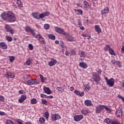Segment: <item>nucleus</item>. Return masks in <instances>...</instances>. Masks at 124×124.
<instances>
[{"label":"nucleus","instance_id":"4","mask_svg":"<svg viewBox=\"0 0 124 124\" xmlns=\"http://www.w3.org/2000/svg\"><path fill=\"white\" fill-rule=\"evenodd\" d=\"M93 80H92L93 82H95L96 85H98L99 84V82L100 81V77L96 74V73H93Z\"/></svg>","mask_w":124,"mask_h":124},{"label":"nucleus","instance_id":"26","mask_svg":"<svg viewBox=\"0 0 124 124\" xmlns=\"http://www.w3.org/2000/svg\"><path fill=\"white\" fill-rule=\"evenodd\" d=\"M103 109H106L108 113H109V114L111 113V108H109L108 106L103 105Z\"/></svg>","mask_w":124,"mask_h":124},{"label":"nucleus","instance_id":"10","mask_svg":"<svg viewBox=\"0 0 124 124\" xmlns=\"http://www.w3.org/2000/svg\"><path fill=\"white\" fill-rule=\"evenodd\" d=\"M5 77L7 78V79H9V78H12L13 79V78L15 77V75L12 73H7L5 75Z\"/></svg>","mask_w":124,"mask_h":124},{"label":"nucleus","instance_id":"40","mask_svg":"<svg viewBox=\"0 0 124 124\" xmlns=\"http://www.w3.org/2000/svg\"><path fill=\"white\" fill-rule=\"evenodd\" d=\"M82 36H83V37H87V39H90V38L91 37V35H90L89 34H82Z\"/></svg>","mask_w":124,"mask_h":124},{"label":"nucleus","instance_id":"8","mask_svg":"<svg viewBox=\"0 0 124 124\" xmlns=\"http://www.w3.org/2000/svg\"><path fill=\"white\" fill-rule=\"evenodd\" d=\"M84 118L83 115H78L74 117V121L75 122H80Z\"/></svg>","mask_w":124,"mask_h":124},{"label":"nucleus","instance_id":"34","mask_svg":"<svg viewBox=\"0 0 124 124\" xmlns=\"http://www.w3.org/2000/svg\"><path fill=\"white\" fill-rule=\"evenodd\" d=\"M31 104H36V103H37V100H36V99L33 98V99H31Z\"/></svg>","mask_w":124,"mask_h":124},{"label":"nucleus","instance_id":"62","mask_svg":"<svg viewBox=\"0 0 124 124\" xmlns=\"http://www.w3.org/2000/svg\"><path fill=\"white\" fill-rule=\"evenodd\" d=\"M79 28H80V30H81V31H84V30H85V28L84 27L79 26Z\"/></svg>","mask_w":124,"mask_h":124},{"label":"nucleus","instance_id":"33","mask_svg":"<svg viewBox=\"0 0 124 124\" xmlns=\"http://www.w3.org/2000/svg\"><path fill=\"white\" fill-rule=\"evenodd\" d=\"M81 113L83 115H87V114H88L89 113V110L86 109H82L81 110Z\"/></svg>","mask_w":124,"mask_h":124},{"label":"nucleus","instance_id":"38","mask_svg":"<svg viewBox=\"0 0 124 124\" xmlns=\"http://www.w3.org/2000/svg\"><path fill=\"white\" fill-rule=\"evenodd\" d=\"M77 12H78V15H82L83 14V11L80 9L77 10Z\"/></svg>","mask_w":124,"mask_h":124},{"label":"nucleus","instance_id":"15","mask_svg":"<svg viewBox=\"0 0 124 124\" xmlns=\"http://www.w3.org/2000/svg\"><path fill=\"white\" fill-rule=\"evenodd\" d=\"M43 90L45 91V93L47 94H51V93H52V91L51 90H50L48 87L46 86H45L43 88Z\"/></svg>","mask_w":124,"mask_h":124},{"label":"nucleus","instance_id":"2","mask_svg":"<svg viewBox=\"0 0 124 124\" xmlns=\"http://www.w3.org/2000/svg\"><path fill=\"white\" fill-rule=\"evenodd\" d=\"M26 84L29 86L38 85V84H39V81L36 79H30L27 81Z\"/></svg>","mask_w":124,"mask_h":124},{"label":"nucleus","instance_id":"32","mask_svg":"<svg viewBox=\"0 0 124 124\" xmlns=\"http://www.w3.org/2000/svg\"><path fill=\"white\" fill-rule=\"evenodd\" d=\"M109 53L111 55V56H116V54H115V52L114 51V50L113 49L110 48L109 50Z\"/></svg>","mask_w":124,"mask_h":124},{"label":"nucleus","instance_id":"49","mask_svg":"<svg viewBox=\"0 0 124 124\" xmlns=\"http://www.w3.org/2000/svg\"><path fill=\"white\" fill-rule=\"evenodd\" d=\"M29 48L30 50H33V46H32V45L30 44L29 45Z\"/></svg>","mask_w":124,"mask_h":124},{"label":"nucleus","instance_id":"45","mask_svg":"<svg viewBox=\"0 0 124 124\" xmlns=\"http://www.w3.org/2000/svg\"><path fill=\"white\" fill-rule=\"evenodd\" d=\"M35 37L38 40H39L42 37V36L40 34H37L36 35Z\"/></svg>","mask_w":124,"mask_h":124},{"label":"nucleus","instance_id":"56","mask_svg":"<svg viewBox=\"0 0 124 124\" xmlns=\"http://www.w3.org/2000/svg\"><path fill=\"white\" fill-rule=\"evenodd\" d=\"M0 101H4V97L2 95H0Z\"/></svg>","mask_w":124,"mask_h":124},{"label":"nucleus","instance_id":"39","mask_svg":"<svg viewBox=\"0 0 124 124\" xmlns=\"http://www.w3.org/2000/svg\"><path fill=\"white\" fill-rule=\"evenodd\" d=\"M6 38L7 41H8L9 42H11L12 41V37L9 36H6Z\"/></svg>","mask_w":124,"mask_h":124},{"label":"nucleus","instance_id":"18","mask_svg":"<svg viewBox=\"0 0 124 124\" xmlns=\"http://www.w3.org/2000/svg\"><path fill=\"white\" fill-rule=\"evenodd\" d=\"M27 99V96L25 95H22L18 100V102L19 103H22V102H24L25 101V100Z\"/></svg>","mask_w":124,"mask_h":124},{"label":"nucleus","instance_id":"14","mask_svg":"<svg viewBox=\"0 0 124 124\" xmlns=\"http://www.w3.org/2000/svg\"><path fill=\"white\" fill-rule=\"evenodd\" d=\"M59 119H61V116L59 114H53L51 116L52 121H57Z\"/></svg>","mask_w":124,"mask_h":124},{"label":"nucleus","instance_id":"64","mask_svg":"<svg viewBox=\"0 0 124 124\" xmlns=\"http://www.w3.org/2000/svg\"><path fill=\"white\" fill-rule=\"evenodd\" d=\"M46 80H47V78H43L41 82H43V81H46Z\"/></svg>","mask_w":124,"mask_h":124},{"label":"nucleus","instance_id":"11","mask_svg":"<svg viewBox=\"0 0 124 124\" xmlns=\"http://www.w3.org/2000/svg\"><path fill=\"white\" fill-rule=\"evenodd\" d=\"M66 38L69 42H72L74 40V37L68 33L66 34Z\"/></svg>","mask_w":124,"mask_h":124},{"label":"nucleus","instance_id":"9","mask_svg":"<svg viewBox=\"0 0 124 124\" xmlns=\"http://www.w3.org/2000/svg\"><path fill=\"white\" fill-rule=\"evenodd\" d=\"M0 17L4 21H7L8 18V12L7 13L4 12L2 13Z\"/></svg>","mask_w":124,"mask_h":124},{"label":"nucleus","instance_id":"6","mask_svg":"<svg viewBox=\"0 0 124 124\" xmlns=\"http://www.w3.org/2000/svg\"><path fill=\"white\" fill-rule=\"evenodd\" d=\"M5 30L7 32H10L11 34H14V30L10 27L9 25H5Z\"/></svg>","mask_w":124,"mask_h":124},{"label":"nucleus","instance_id":"28","mask_svg":"<svg viewBox=\"0 0 124 124\" xmlns=\"http://www.w3.org/2000/svg\"><path fill=\"white\" fill-rule=\"evenodd\" d=\"M39 123L40 124H45V119L43 117H41L39 119Z\"/></svg>","mask_w":124,"mask_h":124},{"label":"nucleus","instance_id":"7","mask_svg":"<svg viewBox=\"0 0 124 124\" xmlns=\"http://www.w3.org/2000/svg\"><path fill=\"white\" fill-rule=\"evenodd\" d=\"M102 109H103V105H99L96 107L95 112L97 114H99V113H101Z\"/></svg>","mask_w":124,"mask_h":124},{"label":"nucleus","instance_id":"21","mask_svg":"<svg viewBox=\"0 0 124 124\" xmlns=\"http://www.w3.org/2000/svg\"><path fill=\"white\" fill-rule=\"evenodd\" d=\"M95 31L99 34L100 32H101V28H100V26L99 25H95Z\"/></svg>","mask_w":124,"mask_h":124},{"label":"nucleus","instance_id":"13","mask_svg":"<svg viewBox=\"0 0 124 124\" xmlns=\"http://www.w3.org/2000/svg\"><path fill=\"white\" fill-rule=\"evenodd\" d=\"M123 116V109L122 108H119L116 111V116L119 118L122 117Z\"/></svg>","mask_w":124,"mask_h":124},{"label":"nucleus","instance_id":"52","mask_svg":"<svg viewBox=\"0 0 124 124\" xmlns=\"http://www.w3.org/2000/svg\"><path fill=\"white\" fill-rule=\"evenodd\" d=\"M30 32L31 33L33 36H34V35H35V32H34V30L32 29L30 31Z\"/></svg>","mask_w":124,"mask_h":124},{"label":"nucleus","instance_id":"59","mask_svg":"<svg viewBox=\"0 0 124 124\" xmlns=\"http://www.w3.org/2000/svg\"><path fill=\"white\" fill-rule=\"evenodd\" d=\"M122 51L123 52V53H124V43H123Z\"/></svg>","mask_w":124,"mask_h":124},{"label":"nucleus","instance_id":"19","mask_svg":"<svg viewBox=\"0 0 124 124\" xmlns=\"http://www.w3.org/2000/svg\"><path fill=\"white\" fill-rule=\"evenodd\" d=\"M107 13H109V8L108 7H105L104 10L101 11V14L102 15L107 14Z\"/></svg>","mask_w":124,"mask_h":124},{"label":"nucleus","instance_id":"20","mask_svg":"<svg viewBox=\"0 0 124 124\" xmlns=\"http://www.w3.org/2000/svg\"><path fill=\"white\" fill-rule=\"evenodd\" d=\"M0 47L4 50H6V49H7V45H6L4 42L0 43Z\"/></svg>","mask_w":124,"mask_h":124},{"label":"nucleus","instance_id":"46","mask_svg":"<svg viewBox=\"0 0 124 124\" xmlns=\"http://www.w3.org/2000/svg\"><path fill=\"white\" fill-rule=\"evenodd\" d=\"M116 64L119 66V67H122V62L119 61H116Z\"/></svg>","mask_w":124,"mask_h":124},{"label":"nucleus","instance_id":"53","mask_svg":"<svg viewBox=\"0 0 124 124\" xmlns=\"http://www.w3.org/2000/svg\"><path fill=\"white\" fill-rule=\"evenodd\" d=\"M45 116H46V119H48V118H49V112H46L45 113Z\"/></svg>","mask_w":124,"mask_h":124},{"label":"nucleus","instance_id":"12","mask_svg":"<svg viewBox=\"0 0 124 124\" xmlns=\"http://www.w3.org/2000/svg\"><path fill=\"white\" fill-rule=\"evenodd\" d=\"M49 15H50V13L49 12H45V13L40 14L39 16V18H40V19L44 18V17H46V16H49Z\"/></svg>","mask_w":124,"mask_h":124},{"label":"nucleus","instance_id":"17","mask_svg":"<svg viewBox=\"0 0 124 124\" xmlns=\"http://www.w3.org/2000/svg\"><path fill=\"white\" fill-rule=\"evenodd\" d=\"M31 15L34 19H36L37 20H39L40 19V18H39V15L37 12L32 13Z\"/></svg>","mask_w":124,"mask_h":124},{"label":"nucleus","instance_id":"30","mask_svg":"<svg viewBox=\"0 0 124 124\" xmlns=\"http://www.w3.org/2000/svg\"><path fill=\"white\" fill-rule=\"evenodd\" d=\"M25 30L27 32H29V31H31L32 29L29 26L27 25L25 27Z\"/></svg>","mask_w":124,"mask_h":124},{"label":"nucleus","instance_id":"43","mask_svg":"<svg viewBox=\"0 0 124 124\" xmlns=\"http://www.w3.org/2000/svg\"><path fill=\"white\" fill-rule=\"evenodd\" d=\"M49 28H50V25L49 24H45L44 25V28L45 30H49Z\"/></svg>","mask_w":124,"mask_h":124},{"label":"nucleus","instance_id":"51","mask_svg":"<svg viewBox=\"0 0 124 124\" xmlns=\"http://www.w3.org/2000/svg\"><path fill=\"white\" fill-rule=\"evenodd\" d=\"M42 103L43 104H47V100H46L44 99H42Z\"/></svg>","mask_w":124,"mask_h":124},{"label":"nucleus","instance_id":"36","mask_svg":"<svg viewBox=\"0 0 124 124\" xmlns=\"http://www.w3.org/2000/svg\"><path fill=\"white\" fill-rule=\"evenodd\" d=\"M40 42H41L42 44H45L46 43V42L45 41V40H44V38L43 37H42L39 40Z\"/></svg>","mask_w":124,"mask_h":124},{"label":"nucleus","instance_id":"37","mask_svg":"<svg viewBox=\"0 0 124 124\" xmlns=\"http://www.w3.org/2000/svg\"><path fill=\"white\" fill-rule=\"evenodd\" d=\"M70 55L71 56H74V55H76V51H75V50L72 49L71 50Z\"/></svg>","mask_w":124,"mask_h":124},{"label":"nucleus","instance_id":"16","mask_svg":"<svg viewBox=\"0 0 124 124\" xmlns=\"http://www.w3.org/2000/svg\"><path fill=\"white\" fill-rule=\"evenodd\" d=\"M56 63H57V60L52 59L50 62H48V65H49V66H53Z\"/></svg>","mask_w":124,"mask_h":124},{"label":"nucleus","instance_id":"54","mask_svg":"<svg viewBox=\"0 0 124 124\" xmlns=\"http://www.w3.org/2000/svg\"><path fill=\"white\" fill-rule=\"evenodd\" d=\"M16 3L17 4H18V5H21L22 2L21 1V0H17Z\"/></svg>","mask_w":124,"mask_h":124},{"label":"nucleus","instance_id":"41","mask_svg":"<svg viewBox=\"0 0 124 124\" xmlns=\"http://www.w3.org/2000/svg\"><path fill=\"white\" fill-rule=\"evenodd\" d=\"M80 57H81V58H85V57H86V53H85V51H82L81 52Z\"/></svg>","mask_w":124,"mask_h":124},{"label":"nucleus","instance_id":"42","mask_svg":"<svg viewBox=\"0 0 124 124\" xmlns=\"http://www.w3.org/2000/svg\"><path fill=\"white\" fill-rule=\"evenodd\" d=\"M56 90L58 91V92H62V91H63V89H62V87H58L56 88Z\"/></svg>","mask_w":124,"mask_h":124},{"label":"nucleus","instance_id":"29","mask_svg":"<svg viewBox=\"0 0 124 124\" xmlns=\"http://www.w3.org/2000/svg\"><path fill=\"white\" fill-rule=\"evenodd\" d=\"M48 37L50 39H52V40H55L56 39V36H55V35L53 34H48Z\"/></svg>","mask_w":124,"mask_h":124},{"label":"nucleus","instance_id":"55","mask_svg":"<svg viewBox=\"0 0 124 124\" xmlns=\"http://www.w3.org/2000/svg\"><path fill=\"white\" fill-rule=\"evenodd\" d=\"M25 92H24V90H19V93H20V94H24L25 93Z\"/></svg>","mask_w":124,"mask_h":124},{"label":"nucleus","instance_id":"3","mask_svg":"<svg viewBox=\"0 0 124 124\" xmlns=\"http://www.w3.org/2000/svg\"><path fill=\"white\" fill-rule=\"evenodd\" d=\"M105 80L107 81V84L109 86V87H113L115 84V80L114 78H111L110 79H108V78L106 77Z\"/></svg>","mask_w":124,"mask_h":124},{"label":"nucleus","instance_id":"31","mask_svg":"<svg viewBox=\"0 0 124 124\" xmlns=\"http://www.w3.org/2000/svg\"><path fill=\"white\" fill-rule=\"evenodd\" d=\"M111 47L110 45H106L105 47H104V50L105 51H109Z\"/></svg>","mask_w":124,"mask_h":124},{"label":"nucleus","instance_id":"1","mask_svg":"<svg viewBox=\"0 0 124 124\" xmlns=\"http://www.w3.org/2000/svg\"><path fill=\"white\" fill-rule=\"evenodd\" d=\"M8 19L7 21L10 23H14L16 21V17L13 13L9 11L8 14Z\"/></svg>","mask_w":124,"mask_h":124},{"label":"nucleus","instance_id":"44","mask_svg":"<svg viewBox=\"0 0 124 124\" xmlns=\"http://www.w3.org/2000/svg\"><path fill=\"white\" fill-rule=\"evenodd\" d=\"M15 60V57L14 56H11L10 57V62H13V61Z\"/></svg>","mask_w":124,"mask_h":124},{"label":"nucleus","instance_id":"57","mask_svg":"<svg viewBox=\"0 0 124 124\" xmlns=\"http://www.w3.org/2000/svg\"><path fill=\"white\" fill-rule=\"evenodd\" d=\"M120 124V123L118 122H116V121H112V122H111V124Z\"/></svg>","mask_w":124,"mask_h":124},{"label":"nucleus","instance_id":"27","mask_svg":"<svg viewBox=\"0 0 124 124\" xmlns=\"http://www.w3.org/2000/svg\"><path fill=\"white\" fill-rule=\"evenodd\" d=\"M104 122H105V123H106V124H112V122H113V120H110V119H109V118H106L104 120Z\"/></svg>","mask_w":124,"mask_h":124},{"label":"nucleus","instance_id":"60","mask_svg":"<svg viewBox=\"0 0 124 124\" xmlns=\"http://www.w3.org/2000/svg\"><path fill=\"white\" fill-rule=\"evenodd\" d=\"M54 97L53 95H50V96H46V98H53Z\"/></svg>","mask_w":124,"mask_h":124},{"label":"nucleus","instance_id":"22","mask_svg":"<svg viewBox=\"0 0 124 124\" xmlns=\"http://www.w3.org/2000/svg\"><path fill=\"white\" fill-rule=\"evenodd\" d=\"M74 93L76 94H77V95H79V96H83L84 94V92H82L80 93V91L76 90L74 91Z\"/></svg>","mask_w":124,"mask_h":124},{"label":"nucleus","instance_id":"24","mask_svg":"<svg viewBox=\"0 0 124 124\" xmlns=\"http://www.w3.org/2000/svg\"><path fill=\"white\" fill-rule=\"evenodd\" d=\"M84 6L83 7L84 9H89V7H90V5H89V3L86 1H83Z\"/></svg>","mask_w":124,"mask_h":124},{"label":"nucleus","instance_id":"35","mask_svg":"<svg viewBox=\"0 0 124 124\" xmlns=\"http://www.w3.org/2000/svg\"><path fill=\"white\" fill-rule=\"evenodd\" d=\"M84 90L86 92H89V91L91 90V88H90V86L88 85H86L85 86Z\"/></svg>","mask_w":124,"mask_h":124},{"label":"nucleus","instance_id":"23","mask_svg":"<svg viewBox=\"0 0 124 124\" xmlns=\"http://www.w3.org/2000/svg\"><path fill=\"white\" fill-rule=\"evenodd\" d=\"M79 65L82 68H87V67H88V65H87V63L84 62H80L79 64Z\"/></svg>","mask_w":124,"mask_h":124},{"label":"nucleus","instance_id":"5","mask_svg":"<svg viewBox=\"0 0 124 124\" xmlns=\"http://www.w3.org/2000/svg\"><path fill=\"white\" fill-rule=\"evenodd\" d=\"M55 30V31L56 32H58V33H61V34H62L63 35H66V33L63 31L62 28H60L59 27H55L54 28Z\"/></svg>","mask_w":124,"mask_h":124},{"label":"nucleus","instance_id":"63","mask_svg":"<svg viewBox=\"0 0 124 124\" xmlns=\"http://www.w3.org/2000/svg\"><path fill=\"white\" fill-rule=\"evenodd\" d=\"M17 123H18V124H23L22 123V121H21V120H20L17 121Z\"/></svg>","mask_w":124,"mask_h":124},{"label":"nucleus","instance_id":"48","mask_svg":"<svg viewBox=\"0 0 124 124\" xmlns=\"http://www.w3.org/2000/svg\"><path fill=\"white\" fill-rule=\"evenodd\" d=\"M31 64V60L28 59L26 62V65H30Z\"/></svg>","mask_w":124,"mask_h":124},{"label":"nucleus","instance_id":"25","mask_svg":"<svg viewBox=\"0 0 124 124\" xmlns=\"http://www.w3.org/2000/svg\"><path fill=\"white\" fill-rule=\"evenodd\" d=\"M85 105H86V106H92V101L90 100H86L84 102Z\"/></svg>","mask_w":124,"mask_h":124},{"label":"nucleus","instance_id":"50","mask_svg":"<svg viewBox=\"0 0 124 124\" xmlns=\"http://www.w3.org/2000/svg\"><path fill=\"white\" fill-rule=\"evenodd\" d=\"M6 124H14L13 122H12L11 120H8L6 121Z\"/></svg>","mask_w":124,"mask_h":124},{"label":"nucleus","instance_id":"61","mask_svg":"<svg viewBox=\"0 0 124 124\" xmlns=\"http://www.w3.org/2000/svg\"><path fill=\"white\" fill-rule=\"evenodd\" d=\"M5 114V113L4 112L0 111V116H3Z\"/></svg>","mask_w":124,"mask_h":124},{"label":"nucleus","instance_id":"47","mask_svg":"<svg viewBox=\"0 0 124 124\" xmlns=\"http://www.w3.org/2000/svg\"><path fill=\"white\" fill-rule=\"evenodd\" d=\"M78 24L79 27H82V21L80 19L78 20Z\"/></svg>","mask_w":124,"mask_h":124},{"label":"nucleus","instance_id":"58","mask_svg":"<svg viewBox=\"0 0 124 124\" xmlns=\"http://www.w3.org/2000/svg\"><path fill=\"white\" fill-rule=\"evenodd\" d=\"M47 95H45V94L41 93V97H43V98H44V97H46Z\"/></svg>","mask_w":124,"mask_h":124}]
</instances>
